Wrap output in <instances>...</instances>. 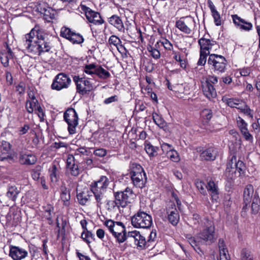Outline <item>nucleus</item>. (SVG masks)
Masks as SVG:
<instances>
[{
  "label": "nucleus",
  "instance_id": "1",
  "mask_svg": "<svg viewBox=\"0 0 260 260\" xmlns=\"http://www.w3.org/2000/svg\"><path fill=\"white\" fill-rule=\"evenodd\" d=\"M23 44L26 50L32 55L40 56L51 48L50 41L44 29L36 25L23 38Z\"/></svg>",
  "mask_w": 260,
  "mask_h": 260
},
{
  "label": "nucleus",
  "instance_id": "2",
  "mask_svg": "<svg viewBox=\"0 0 260 260\" xmlns=\"http://www.w3.org/2000/svg\"><path fill=\"white\" fill-rule=\"evenodd\" d=\"M205 220L206 227L196 237H190L188 238L190 244L201 255L203 254V252L199 247L200 244L202 243L211 244L214 243L216 239L213 222L208 219Z\"/></svg>",
  "mask_w": 260,
  "mask_h": 260
},
{
  "label": "nucleus",
  "instance_id": "3",
  "mask_svg": "<svg viewBox=\"0 0 260 260\" xmlns=\"http://www.w3.org/2000/svg\"><path fill=\"white\" fill-rule=\"evenodd\" d=\"M134 193L132 189L127 187L123 191H114L113 200H108L106 208L109 211H116L120 207L124 208L131 203Z\"/></svg>",
  "mask_w": 260,
  "mask_h": 260
},
{
  "label": "nucleus",
  "instance_id": "4",
  "mask_svg": "<svg viewBox=\"0 0 260 260\" xmlns=\"http://www.w3.org/2000/svg\"><path fill=\"white\" fill-rule=\"evenodd\" d=\"M246 170L245 164L240 160V158H237L236 155L234 154L227 163L225 176L229 181H232L237 177L236 172L239 174V177H243L245 175Z\"/></svg>",
  "mask_w": 260,
  "mask_h": 260
},
{
  "label": "nucleus",
  "instance_id": "5",
  "mask_svg": "<svg viewBox=\"0 0 260 260\" xmlns=\"http://www.w3.org/2000/svg\"><path fill=\"white\" fill-rule=\"evenodd\" d=\"M108 178L102 176L96 181H94L90 185V190L93 193L96 200V206L101 207L106 198L105 193L109 184Z\"/></svg>",
  "mask_w": 260,
  "mask_h": 260
},
{
  "label": "nucleus",
  "instance_id": "6",
  "mask_svg": "<svg viewBox=\"0 0 260 260\" xmlns=\"http://www.w3.org/2000/svg\"><path fill=\"white\" fill-rule=\"evenodd\" d=\"M28 98L25 103V108L29 113H32L34 111L36 113L40 118V121L43 122L44 120L45 113L43 109L39 104L38 100L36 99L34 92L31 91L28 92Z\"/></svg>",
  "mask_w": 260,
  "mask_h": 260
},
{
  "label": "nucleus",
  "instance_id": "7",
  "mask_svg": "<svg viewBox=\"0 0 260 260\" xmlns=\"http://www.w3.org/2000/svg\"><path fill=\"white\" fill-rule=\"evenodd\" d=\"M131 223L136 228H149L152 224L151 216L143 211H139L131 218Z\"/></svg>",
  "mask_w": 260,
  "mask_h": 260
},
{
  "label": "nucleus",
  "instance_id": "8",
  "mask_svg": "<svg viewBox=\"0 0 260 260\" xmlns=\"http://www.w3.org/2000/svg\"><path fill=\"white\" fill-rule=\"evenodd\" d=\"M175 26L181 32L189 35L196 27V22L194 18L190 16L182 17L176 21Z\"/></svg>",
  "mask_w": 260,
  "mask_h": 260
},
{
  "label": "nucleus",
  "instance_id": "9",
  "mask_svg": "<svg viewBox=\"0 0 260 260\" xmlns=\"http://www.w3.org/2000/svg\"><path fill=\"white\" fill-rule=\"evenodd\" d=\"M208 63L214 72L223 73L225 70L226 60L222 55L212 54L209 55Z\"/></svg>",
  "mask_w": 260,
  "mask_h": 260
},
{
  "label": "nucleus",
  "instance_id": "10",
  "mask_svg": "<svg viewBox=\"0 0 260 260\" xmlns=\"http://www.w3.org/2000/svg\"><path fill=\"white\" fill-rule=\"evenodd\" d=\"M63 118L68 123V129L70 134L76 132V127L78 124V117L76 110L73 108L68 109L64 113Z\"/></svg>",
  "mask_w": 260,
  "mask_h": 260
},
{
  "label": "nucleus",
  "instance_id": "11",
  "mask_svg": "<svg viewBox=\"0 0 260 260\" xmlns=\"http://www.w3.org/2000/svg\"><path fill=\"white\" fill-rule=\"evenodd\" d=\"M166 210L167 218L169 223L173 226L177 225L180 220V215L175 203L169 202L166 206Z\"/></svg>",
  "mask_w": 260,
  "mask_h": 260
},
{
  "label": "nucleus",
  "instance_id": "12",
  "mask_svg": "<svg viewBox=\"0 0 260 260\" xmlns=\"http://www.w3.org/2000/svg\"><path fill=\"white\" fill-rule=\"evenodd\" d=\"M9 255L13 260H21L28 255L27 251L20 247L11 245Z\"/></svg>",
  "mask_w": 260,
  "mask_h": 260
},
{
  "label": "nucleus",
  "instance_id": "13",
  "mask_svg": "<svg viewBox=\"0 0 260 260\" xmlns=\"http://www.w3.org/2000/svg\"><path fill=\"white\" fill-rule=\"evenodd\" d=\"M67 171L72 176H77L80 174L78 162L73 155H69L67 159Z\"/></svg>",
  "mask_w": 260,
  "mask_h": 260
},
{
  "label": "nucleus",
  "instance_id": "14",
  "mask_svg": "<svg viewBox=\"0 0 260 260\" xmlns=\"http://www.w3.org/2000/svg\"><path fill=\"white\" fill-rule=\"evenodd\" d=\"M237 124L244 139L247 141L252 142L253 139V136L249 132L247 128L248 124L241 117L238 116L237 117Z\"/></svg>",
  "mask_w": 260,
  "mask_h": 260
},
{
  "label": "nucleus",
  "instance_id": "15",
  "mask_svg": "<svg viewBox=\"0 0 260 260\" xmlns=\"http://www.w3.org/2000/svg\"><path fill=\"white\" fill-rule=\"evenodd\" d=\"M255 192L252 185L248 184L246 186L243 192V200L244 205L243 207V210L245 211L247 209L248 205H249L252 200L253 197L254 196Z\"/></svg>",
  "mask_w": 260,
  "mask_h": 260
},
{
  "label": "nucleus",
  "instance_id": "16",
  "mask_svg": "<svg viewBox=\"0 0 260 260\" xmlns=\"http://www.w3.org/2000/svg\"><path fill=\"white\" fill-rule=\"evenodd\" d=\"M133 185L138 188H142L145 187L147 182V177L145 173L130 175Z\"/></svg>",
  "mask_w": 260,
  "mask_h": 260
},
{
  "label": "nucleus",
  "instance_id": "17",
  "mask_svg": "<svg viewBox=\"0 0 260 260\" xmlns=\"http://www.w3.org/2000/svg\"><path fill=\"white\" fill-rule=\"evenodd\" d=\"M232 18L234 24L241 30L249 31L252 29L253 25L251 23L246 21L237 15H232Z\"/></svg>",
  "mask_w": 260,
  "mask_h": 260
},
{
  "label": "nucleus",
  "instance_id": "18",
  "mask_svg": "<svg viewBox=\"0 0 260 260\" xmlns=\"http://www.w3.org/2000/svg\"><path fill=\"white\" fill-rule=\"evenodd\" d=\"M202 90L204 94L209 100L216 96V91L211 82H202Z\"/></svg>",
  "mask_w": 260,
  "mask_h": 260
},
{
  "label": "nucleus",
  "instance_id": "19",
  "mask_svg": "<svg viewBox=\"0 0 260 260\" xmlns=\"http://www.w3.org/2000/svg\"><path fill=\"white\" fill-rule=\"evenodd\" d=\"M81 8L82 10L84 12L86 19L89 22L93 23L95 25H101L104 23L105 21L104 20H100V21H101V22L99 20H95V19H93L96 12L84 5H82Z\"/></svg>",
  "mask_w": 260,
  "mask_h": 260
},
{
  "label": "nucleus",
  "instance_id": "20",
  "mask_svg": "<svg viewBox=\"0 0 260 260\" xmlns=\"http://www.w3.org/2000/svg\"><path fill=\"white\" fill-rule=\"evenodd\" d=\"M108 22L118 31H124V27L123 21L120 17L117 15H113L108 18Z\"/></svg>",
  "mask_w": 260,
  "mask_h": 260
},
{
  "label": "nucleus",
  "instance_id": "21",
  "mask_svg": "<svg viewBox=\"0 0 260 260\" xmlns=\"http://www.w3.org/2000/svg\"><path fill=\"white\" fill-rule=\"evenodd\" d=\"M198 43L200 46V51L210 54V50L215 42L203 37L199 40Z\"/></svg>",
  "mask_w": 260,
  "mask_h": 260
},
{
  "label": "nucleus",
  "instance_id": "22",
  "mask_svg": "<svg viewBox=\"0 0 260 260\" xmlns=\"http://www.w3.org/2000/svg\"><path fill=\"white\" fill-rule=\"evenodd\" d=\"M6 50H3L0 54V59L5 67L9 64V60L13 58V52L7 44H6Z\"/></svg>",
  "mask_w": 260,
  "mask_h": 260
},
{
  "label": "nucleus",
  "instance_id": "23",
  "mask_svg": "<svg viewBox=\"0 0 260 260\" xmlns=\"http://www.w3.org/2000/svg\"><path fill=\"white\" fill-rule=\"evenodd\" d=\"M211 198L213 201L217 202L219 198V191L218 186L213 181H209L206 186Z\"/></svg>",
  "mask_w": 260,
  "mask_h": 260
},
{
  "label": "nucleus",
  "instance_id": "24",
  "mask_svg": "<svg viewBox=\"0 0 260 260\" xmlns=\"http://www.w3.org/2000/svg\"><path fill=\"white\" fill-rule=\"evenodd\" d=\"M77 91L81 94H84L93 89V85L90 82H76Z\"/></svg>",
  "mask_w": 260,
  "mask_h": 260
},
{
  "label": "nucleus",
  "instance_id": "25",
  "mask_svg": "<svg viewBox=\"0 0 260 260\" xmlns=\"http://www.w3.org/2000/svg\"><path fill=\"white\" fill-rule=\"evenodd\" d=\"M216 152L214 148L210 147L203 151L200 157L202 159L206 160H213L215 159Z\"/></svg>",
  "mask_w": 260,
  "mask_h": 260
},
{
  "label": "nucleus",
  "instance_id": "26",
  "mask_svg": "<svg viewBox=\"0 0 260 260\" xmlns=\"http://www.w3.org/2000/svg\"><path fill=\"white\" fill-rule=\"evenodd\" d=\"M218 247L219 250V259L218 260H230V256L227 249L225 247L223 240L220 239L218 241Z\"/></svg>",
  "mask_w": 260,
  "mask_h": 260
},
{
  "label": "nucleus",
  "instance_id": "27",
  "mask_svg": "<svg viewBox=\"0 0 260 260\" xmlns=\"http://www.w3.org/2000/svg\"><path fill=\"white\" fill-rule=\"evenodd\" d=\"M59 168L53 164L49 169L50 179L52 182H56L59 179Z\"/></svg>",
  "mask_w": 260,
  "mask_h": 260
},
{
  "label": "nucleus",
  "instance_id": "28",
  "mask_svg": "<svg viewBox=\"0 0 260 260\" xmlns=\"http://www.w3.org/2000/svg\"><path fill=\"white\" fill-rule=\"evenodd\" d=\"M251 202V212L254 214H257L260 210V198L256 191H255L254 196Z\"/></svg>",
  "mask_w": 260,
  "mask_h": 260
},
{
  "label": "nucleus",
  "instance_id": "29",
  "mask_svg": "<svg viewBox=\"0 0 260 260\" xmlns=\"http://www.w3.org/2000/svg\"><path fill=\"white\" fill-rule=\"evenodd\" d=\"M222 100L225 103L229 106L232 108H236L238 109V107L243 103V101L237 99L228 98L225 96L222 97Z\"/></svg>",
  "mask_w": 260,
  "mask_h": 260
},
{
  "label": "nucleus",
  "instance_id": "30",
  "mask_svg": "<svg viewBox=\"0 0 260 260\" xmlns=\"http://www.w3.org/2000/svg\"><path fill=\"white\" fill-rule=\"evenodd\" d=\"M98 67H99V65L95 63L86 64L83 67V73L93 77L94 76H96V75Z\"/></svg>",
  "mask_w": 260,
  "mask_h": 260
},
{
  "label": "nucleus",
  "instance_id": "31",
  "mask_svg": "<svg viewBox=\"0 0 260 260\" xmlns=\"http://www.w3.org/2000/svg\"><path fill=\"white\" fill-rule=\"evenodd\" d=\"M20 161L23 164L31 165H34L37 161L36 156L32 154H24L21 155Z\"/></svg>",
  "mask_w": 260,
  "mask_h": 260
},
{
  "label": "nucleus",
  "instance_id": "32",
  "mask_svg": "<svg viewBox=\"0 0 260 260\" xmlns=\"http://www.w3.org/2000/svg\"><path fill=\"white\" fill-rule=\"evenodd\" d=\"M20 190L15 186H11L8 189L7 192V197L13 202H15L18 195L20 193Z\"/></svg>",
  "mask_w": 260,
  "mask_h": 260
},
{
  "label": "nucleus",
  "instance_id": "33",
  "mask_svg": "<svg viewBox=\"0 0 260 260\" xmlns=\"http://www.w3.org/2000/svg\"><path fill=\"white\" fill-rule=\"evenodd\" d=\"M91 195L88 191H82L77 194V198L80 204L82 205H85L90 200Z\"/></svg>",
  "mask_w": 260,
  "mask_h": 260
},
{
  "label": "nucleus",
  "instance_id": "34",
  "mask_svg": "<svg viewBox=\"0 0 260 260\" xmlns=\"http://www.w3.org/2000/svg\"><path fill=\"white\" fill-rule=\"evenodd\" d=\"M44 217L48 221V223L51 224L53 222L52 216L54 214V208L50 205L44 207Z\"/></svg>",
  "mask_w": 260,
  "mask_h": 260
},
{
  "label": "nucleus",
  "instance_id": "35",
  "mask_svg": "<svg viewBox=\"0 0 260 260\" xmlns=\"http://www.w3.org/2000/svg\"><path fill=\"white\" fill-rule=\"evenodd\" d=\"M145 150L150 157H154L157 154L158 148L153 146L150 142H146L144 144Z\"/></svg>",
  "mask_w": 260,
  "mask_h": 260
},
{
  "label": "nucleus",
  "instance_id": "36",
  "mask_svg": "<svg viewBox=\"0 0 260 260\" xmlns=\"http://www.w3.org/2000/svg\"><path fill=\"white\" fill-rule=\"evenodd\" d=\"M60 199L65 206L70 205V200L71 199L70 191L66 187L61 189L60 193Z\"/></svg>",
  "mask_w": 260,
  "mask_h": 260
},
{
  "label": "nucleus",
  "instance_id": "37",
  "mask_svg": "<svg viewBox=\"0 0 260 260\" xmlns=\"http://www.w3.org/2000/svg\"><path fill=\"white\" fill-rule=\"evenodd\" d=\"M152 118L154 122L159 127L164 128L166 127L167 123L164 120L161 115L154 112L152 114Z\"/></svg>",
  "mask_w": 260,
  "mask_h": 260
},
{
  "label": "nucleus",
  "instance_id": "38",
  "mask_svg": "<svg viewBox=\"0 0 260 260\" xmlns=\"http://www.w3.org/2000/svg\"><path fill=\"white\" fill-rule=\"evenodd\" d=\"M238 109L240 112L248 116L250 118H252L253 117L252 111L250 108L245 104V102L242 103V105L238 107Z\"/></svg>",
  "mask_w": 260,
  "mask_h": 260
},
{
  "label": "nucleus",
  "instance_id": "39",
  "mask_svg": "<svg viewBox=\"0 0 260 260\" xmlns=\"http://www.w3.org/2000/svg\"><path fill=\"white\" fill-rule=\"evenodd\" d=\"M69 40L74 44H80L83 42L84 38L80 34L74 32Z\"/></svg>",
  "mask_w": 260,
  "mask_h": 260
},
{
  "label": "nucleus",
  "instance_id": "40",
  "mask_svg": "<svg viewBox=\"0 0 260 260\" xmlns=\"http://www.w3.org/2000/svg\"><path fill=\"white\" fill-rule=\"evenodd\" d=\"M96 76L101 79H106L110 77V74L107 70L99 66V67H98Z\"/></svg>",
  "mask_w": 260,
  "mask_h": 260
},
{
  "label": "nucleus",
  "instance_id": "41",
  "mask_svg": "<svg viewBox=\"0 0 260 260\" xmlns=\"http://www.w3.org/2000/svg\"><path fill=\"white\" fill-rule=\"evenodd\" d=\"M81 238L87 244H89L92 240H94V235L90 231H83Z\"/></svg>",
  "mask_w": 260,
  "mask_h": 260
},
{
  "label": "nucleus",
  "instance_id": "42",
  "mask_svg": "<svg viewBox=\"0 0 260 260\" xmlns=\"http://www.w3.org/2000/svg\"><path fill=\"white\" fill-rule=\"evenodd\" d=\"M145 173L144 171L143 168L142 166L137 164H133L132 166L131 171L129 173V175H134L137 174H143Z\"/></svg>",
  "mask_w": 260,
  "mask_h": 260
},
{
  "label": "nucleus",
  "instance_id": "43",
  "mask_svg": "<svg viewBox=\"0 0 260 260\" xmlns=\"http://www.w3.org/2000/svg\"><path fill=\"white\" fill-rule=\"evenodd\" d=\"M113 231L111 232L113 236L116 234L123 233L125 231V228L121 222H116V224L113 228Z\"/></svg>",
  "mask_w": 260,
  "mask_h": 260
},
{
  "label": "nucleus",
  "instance_id": "44",
  "mask_svg": "<svg viewBox=\"0 0 260 260\" xmlns=\"http://www.w3.org/2000/svg\"><path fill=\"white\" fill-rule=\"evenodd\" d=\"M170 159L174 162H178L180 160V157L178 152L174 148L170 149V151L167 154Z\"/></svg>",
  "mask_w": 260,
  "mask_h": 260
},
{
  "label": "nucleus",
  "instance_id": "45",
  "mask_svg": "<svg viewBox=\"0 0 260 260\" xmlns=\"http://www.w3.org/2000/svg\"><path fill=\"white\" fill-rule=\"evenodd\" d=\"M74 33L70 28L67 27H62L60 30V36L68 40H69L71 37V35Z\"/></svg>",
  "mask_w": 260,
  "mask_h": 260
},
{
  "label": "nucleus",
  "instance_id": "46",
  "mask_svg": "<svg viewBox=\"0 0 260 260\" xmlns=\"http://www.w3.org/2000/svg\"><path fill=\"white\" fill-rule=\"evenodd\" d=\"M40 13L43 14L44 19L48 22L51 21L54 17V14L50 13V10L45 8H43V9H41Z\"/></svg>",
  "mask_w": 260,
  "mask_h": 260
},
{
  "label": "nucleus",
  "instance_id": "47",
  "mask_svg": "<svg viewBox=\"0 0 260 260\" xmlns=\"http://www.w3.org/2000/svg\"><path fill=\"white\" fill-rule=\"evenodd\" d=\"M157 44L160 43L161 45L164 46L165 49L168 51H173V44L167 39L162 38L161 40L159 41V42L157 43Z\"/></svg>",
  "mask_w": 260,
  "mask_h": 260
},
{
  "label": "nucleus",
  "instance_id": "48",
  "mask_svg": "<svg viewBox=\"0 0 260 260\" xmlns=\"http://www.w3.org/2000/svg\"><path fill=\"white\" fill-rule=\"evenodd\" d=\"M70 82H52L51 87L53 89L60 90L64 88H67Z\"/></svg>",
  "mask_w": 260,
  "mask_h": 260
},
{
  "label": "nucleus",
  "instance_id": "49",
  "mask_svg": "<svg viewBox=\"0 0 260 260\" xmlns=\"http://www.w3.org/2000/svg\"><path fill=\"white\" fill-rule=\"evenodd\" d=\"M42 171V167L40 166H37L35 168L31 171V176L34 180H38L41 175V172Z\"/></svg>",
  "mask_w": 260,
  "mask_h": 260
},
{
  "label": "nucleus",
  "instance_id": "50",
  "mask_svg": "<svg viewBox=\"0 0 260 260\" xmlns=\"http://www.w3.org/2000/svg\"><path fill=\"white\" fill-rule=\"evenodd\" d=\"M210 54L206 52L200 51V58L198 61V66H204L207 61V57Z\"/></svg>",
  "mask_w": 260,
  "mask_h": 260
},
{
  "label": "nucleus",
  "instance_id": "51",
  "mask_svg": "<svg viewBox=\"0 0 260 260\" xmlns=\"http://www.w3.org/2000/svg\"><path fill=\"white\" fill-rule=\"evenodd\" d=\"M168 86V88L171 90H174L175 91H178L179 92H182L184 88L183 84H176L177 86H173L171 84V82H167L166 84Z\"/></svg>",
  "mask_w": 260,
  "mask_h": 260
},
{
  "label": "nucleus",
  "instance_id": "52",
  "mask_svg": "<svg viewBox=\"0 0 260 260\" xmlns=\"http://www.w3.org/2000/svg\"><path fill=\"white\" fill-rule=\"evenodd\" d=\"M211 13L215 25L216 26H220L221 24V20L219 13L216 10Z\"/></svg>",
  "mask_w": 260,
  "mask_h": 260
},
{
  "label": "nucleus",
  "instance_id": "53",
  "mask_svg": "<svg viewBox=\"0 0 260 260\" xmlns=\"http://www.w3.org/2000/svg\"><path fill=\"white\" fill-rule=\"evenodd\" d=\"M53 81H71V79L66 74L61 73L55 76Z\"/></svg>",
  "mask_w": 260,
  "mask_h": 260
},
{
  "label": "nucleus",
  "instance_id": "54",
  "mask_svg": "<svg viewBox=\"0 0 260 260\" xmlns=\"http://www.w3.org/2000/svg\"><path fill=\"white\" fill-rule=\"evenodd\" d=\"M151 83V82H140L142 89L145 90L148 94L153 92L152 89L150 86Z\"/></svg>",
  "mask_w": 260,
  "mask_h": 260
},
{
  "label": "nucleus",
  "instance_id": "55",
  "mask_svg": "<svg viewBox=\"0 0 260 260\" xmlns=\"http://www.w3.org/2000/svg\"><path fill=\"white\" fill-rule=\"evenodd\" d=\"M108 42L110 45H113L115 47L119 44L121 43L120 39L115 35L111 36L109 39Z\"/></svg>",
  "mask_w": 260,
  "mask_h": 260
},
{
  "label": "nucleus",
  "instance_id": "56",
  "mask_svg": "<svg viewBox=\"0 0 260 260\" xmlns=\"http://www.w3.org/2000/svg\"><path fill=\"white\" fill-rule=\"evenodd\" d=\"M116 239L117 241L120 243L124 242L126 239V232L125 231L123 233L116 234L113 236Z\"/></svg>",
  "mask_w": 260,
  "mask_h": 260
},
{
  "label": "nucleus",
  "instance_id": "57",
  "mask_svg": "<svg viewBox=\"0 0 260 260\" xmlns=\"http://www.w3.org/2000/svg\"><path fill=\"white\" fill-rule=\"evenodd\" d=\"M156 231H152L149 237H148V238L147 239V243H148V247H150V246H151L152 245H151V243H153V242H155V240H156Z\"/></svg>",
  "mask_w": 260,
  "mask_h": 260
},
{
  "label": "nucleus",
  "instance_id": "58",
  "mask_svg": "<svg viewBox=\"0 0 260 260\" xmlns=\"http://www.w3.org/2000/svg\"><path fill=\"white\" fill-rule=\"evenodd\" d=\"M173 54H174V58L177 61L180 62V67L182 68H186V62L184 60L181 59L180 55H179L177 52L173 51Z\"/></svg>",
  "mask_w": 260,
  "mask_h": 260
},
{
  "label": "nucleus",
  "instance_id": "59",
  "mask_svg": "<svg viewBox=\"0 0 260 260\" xmlns=\"http://www.w3.org/2000/svg\"><path fill=\"white\" fill-rule=\"evenodd\" d=\"M202 116L207 120H210L212 117L211 110L208 109H204L201 113Z\"/></svg>",
  "mask_w": 260,
  "mask_h": 260
},
{
  "label": "nucleus",
  "instance_id": "60",
  "mask_svg": "<svg viewBox=\"0 0 260 260\" xmlns=\"http://www.w3.org/2000/svg\"><path fill=\"white\" fill-rule=\"evenodd\" d=\"M137 244L140 247H148L147 241L146 240L145 237L141 235Z\"/></svg>",
  "mask_w": 260,
  "mask_h": 260
},
{
  "label": "nucleus",
  "instance_id": "61",
  "mask_svg": "<svg viewBox=\"0 0 260 260\" xmlns=\"http://www.w3.org/2000/svg\"><path fill=\"white\" fill-rule=\"evenodd\" d=\"M242 260H253V256L246 249H243L241 252Z\"/></svg>",
  "mask_w": 260,
  "mask_h": 260
},
{
  "label": "nucleus",
  "instance_id": "62",
  "mask_svg": "<svg viewBox=\"0 0 260 260\" xmlns=\"http://www.w3.org/2000/svg\"><path fill=\"white\" fill-rule=\"evenodd\" d=\"M116 224V222H114L112 220H107L105 221L104 225L108 229L110 233L113 231V228Z\"/></svg>",
  "mask_w": 260,
  "mask_h": 260
},
{
  "label": "nucleus",
  "instance_id": "63",
  "mask_svg": "<svg viewBox=\"0 0 260 260\" xmlns=\"http://www.w3.org/2000/svg\"><path fill=\"white\" fill-rule=\"evenodd\" d=\"M141 236V234L139 232L137 231H134L132 232H129L128 233L127 237L134 238L135 242L139 241V239Z\"/></svg>",
  "mask_w": 260,
  "mask_h": 260
},
{
  "label": "nucleus",
  "instance_id": "64",
  "mask_svg": "<svg viewBox=\"0 0 260 260\" xmlns=\"http://www.w3.org/2000/svg\"><path fill=\"white\" fill-rule=\"evenodd\" d=\"M196 186L202 194H204L206 193L205 186L206 187L203 181H197L196 183Z\"/></svg>",
  "mask_w": 260,
  "mask_h": 260
}]
</instances>
